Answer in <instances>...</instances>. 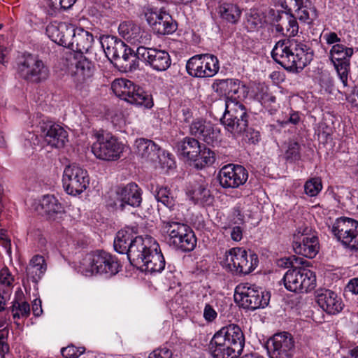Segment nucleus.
Returning a JSON list of instances; mask_svg holds the SVG:
<instances>
[{"label": "nucleus", "mask_w": 358, "mask_h": 358, "mask_svg": "<svg viewBox=\"0 0 358 358\" xmlns=\"http://www.w3.org/2000/svg\"><path fill=\"white\" fill-rule=\"evenodd\" d=\"M273 60L292 72L302 71L313 59L310 44L296 39L278 41L271 51Z\"/></svg>", "instance_id": "1"}, {"label": "nucleus", "mask_w": 358, "mask_h": 358, "mask_svg": "<svg viewBox=\"0 0 358 358\" xmlns=\"http://www.w3.org/2000/svg\"><path fill=\"white\" fill-rule=\"evenodd\" d=\"M245 336L236 324L222 327L212 338L209 350L213 358H236L242 352Z\"/></svg>", "instance_id": "2"}, {"label": "nucleus", "mask_w": 358, "mask_h": 358, "mask_svg": "<svg viewBox=\"0 0 358 358\" xmlns=\"http://www.w3.org/2000/svg\"><path fill=\"white\" fill-rule=\"evenodd\" d=\"M162 229L167 236L171 246L182 252H191L196 245V238L192 229L186 224L171 215L162 222Z\"/></svg>", "instance_id": "3"}, {"label": "nucleus", "mask_w": 358, "mask_h": 358, "mask_svg": "<svg viewBox=\"0 0 358 358\" xmlns=\"http://www.w3.org/2000/svg\"><path fill=\"white\" fill-rule=\"evenodd\" d=\"M176 147L178 155L187 161L193 162L197 169L211 166L215 161V152L194 137H185L177 143Z\"/></svg>", "instance_id": "4"}, {"label": "nucleus", "mask_w": 358, "mask_h": 358, "mask_svg": "<svg viewBox=\"0 0 358 358\" xmlns=\"http://www.w3.org/2000/svg\"><path fill=\"white\" fill-rule=\"evenodd\" d=\"M100 43L108 59L118 62L125 71H133L138 68L136 52L122 40L113 36H102Z\"/></svg>", "instance_id": "5"}, {"label": "nucleus", "mask_w": 358, "mask_h": 358, "mask_svg": "<svg viewBox=\"0 0 358 358\" xmlns=\"http://www.w3.org/2000/svg\"><path fill=\"white\" fill-rule=\"evenodd\" d=\"M221 122L234 136L243 134L248 126V115L246 108L240 100H226L225 112Z\"/></svg>", "instance_id": "6"}, {"label": "nucleus", "mask_w": 358, "mask_h": 358, "mask_svg": "<svg viewBox=\"0 0 358 358\" xmlns=\"http://www.w3.org/2000/svg\"><path fill=\"white\" fill-rule=\"evenodd\" d=\"M258 262L255 253L251 251L248 253L241 248H234L225 252L222 264L233 273L246 275L257 266Z\"/></svg>", "instance_id": "7"}, {"label": "nucleus", "mask_w": 358, "mask_h": 358, "mask_svg": "<svg viewBox=\"0 0 358 358\" xmlns=\"http://www.w3.org/2000/svg\"><path fill=\"white\" fill-rule=\"evenodd\" d=\"M20 76L31 83H39L48 79L50 71L48 66L38 56L24 54L17 64Z\"/></svg>", "instance_id": "8"}, {"label": "nucleus", "mask_w": 358, "mask_h": 358, "mask_svg": "<svg viewBox=\"0 0 358 358\" xmlns=\"http://www.w3.org/2000/svg\"><path fill=\"white\" fill-rule=\"evenodd\" d=\"M270 294L255 286L239 285L235 289L234 300L245 309L256 310L268 304Z\"/></svg>", "instance_id": "9"}, {"label": "nucleus", "mask_w": 358, "mask_h": 358, "mask_svg": "<svg viewBox=\"0 0 358 358\" xmlns=\"http://www.w3.org/2000/svg\"><path fill=\"white\" fill-rule=\"evenodd\" d=\"M285 288L293 292H308L315 288L316 278L308 268L294 267L288 270L283 277Z\"/></svg>", "instance_id": "10"}, {"label": "nucleus", "mask_w": 358, "mask_h": 358, "mask_svg": "<svg viewBox=\"0 0 358 358\" xmlns=\"http://www.w3.org/2000/svg\"><path fill=\"white\" fill-rule=\"evenodd\" d=\"M62 183L68 194L78 195L89 186L90 178L87 171L76 164H69L64 170Z\"/></svg>", "instance_id": "11"}, {"label": "nucleus", "mask_w": 358, "mask_h": 358, "mask_svg": "<svg viewBox=\"0 0 358 358\" xmlns=\"http://www.w3.org/2000/svg\"><path fill=\"white\" fill-rule=\"evenodd\" d=\"M354 54L352 48L343 44H334L329 52V59L336 71L343 87L348 85V76L350 72V58Z\"/></svg>", "instance_id": "12"}, {"label": "nucleus", "mask_w": 358, "mask_h": 358, "mask_svg": "<svg viewBox=\"0 0 358 358\" xmlns=\"http://www.w3.org/2000/svg\"><path fill=\"white\" fill-rule=\"evenodd\" d=\"M124 145L113 136H96V141L92 145L94 156L104 161H116L121 157Z\"/></svg>", "instance_id": "13"}, {"label": "nucleus", "mask_w": 358, "mask_h": 358, "mask_svg": "<svg viewBox=\"0 0 358 358\" xmlns=\"http://www.w3.org/2000/svg\"><path fill=\"white\" fill-rule=\"evenodd\" d=\"M219 69L217 58L210 54L194 55L186 64L188 74L197 78L212 77L218 72Z\"/></svg>", "instance_id": "14"}, {"label": "nucleus", "mask_w": 358, "mask_h": 358, "mask_svg": "<svg viewBox=\"0 0 358 358\" xmlns=\"http://www.w3.org/2000/svg\"><path fill=\"white\" fill-rule=\"evenodd\" d=\"M136 153L147 162L157 161L164 167L171 169L174 165V161L169 153L161 150L160 148L152 141L139 138L136 141Z\"/></svg>", "instance_id": "15"}, {"label": "nucleus", "mask_w": 358, "mask_h": 358, "mask_svg": "<svg viewBox=\"0 0 358 358\" xmlns=\"http://www.w3.org/2000/svg\"><path fill=\"white\" fill-rule=\"evenodd\" d=\"M89 266L92 274L105 275L106 277L115 275L120 269L117 257L103 250L96 251L90 255Z\"/></svg>", "instance_id": "16"}, {"label": "nucleus", "mask_w": 358, "mask_h": 358, "mask_svg": "<svg viewBox=\"0 0 358 358\" xmlns=\"http://www.w3.org/2000/svg\"><path fill=\"white\" fill-rule=\"evenodd\" d=\"M311 229L308 227H299L294 234L293 248L294 252L308 258H313L319 251L318 238L310 234Z\"/></svg>", "instance_id": "17"}, {"label": "nucleus", "mask_w": 358, "mask_h": 358, "mask_svg": "<svg viewBox=\"0 0 358 358\" xmlns=\"http://www.w3.org/2000/svg\"><path fill=\"white\" fill-rule=\"evenodd\" d=\"M136 55V59L143 61L157 71H166L171 64L169 54L165 50L157 48L141 45L137 48Z\"/></svg>", "instance_id": "18"}, {"label": "nucleus", "mask_w": 358, "mask_h": 358, "mask_svg": "<svg viewBox=\"0 0 358 358\" xmlns=\"http://www.w3.org/2000/svg\"><path fill=\"white\" fill-rule=\"evenodd\" d=\"M130 244L127 258L131 264L136 268L144 266L147 256L156 248H159V244L151 237L136 236L134 241Z\"/></svg>", "instance_id": "19"}, {"label": "nucleus", "mask_w": 358, "mask_h": 358, "mask_svg": "<svg viewBox=\"0 0 358 358\" xmlns=\"http://www.w3.org/2000/svg\"><path fill=\"white\" fill-rule=\"evenodd\" d=\"M267 350L270 358H292L294 338L288 332L275 334L267 341Z\"/></svg>", "instance_id": "20"}, {"label": "nucleus", "mask_w": 358, "mask_h": 358, "mask_svg": "<svg viewBox=\"0 0 358 358\" xmlns=\"http://www.w3.org/2000/svg\"><path fill=\"white\" fill-rule=\"evenodd\" d=\"M248 178V171L241 165L229 164L220 171L218 179L224 188H237L245 183Z\"/></svg>", "instance_id": "21"}, {"label": "nucleus", "mask_w": 358, "mask_h": 358, "mask_svg": "<svg viewBox=\"0 0 358 358\" xmlns=\"http://www.w3.org/2000/svg\"><path fill=\"white\" fill-rule=\"evenodd\" d=\"M189 133L208 145L215 146L220 142V130L210 121L196 120L189 125Z\"/></svg>", "instance_id": "22"}, {"label": "nucleus", "mask_w": 358, "mask_h": 358, "mask_svg": "<svg viewBox=\"0 0 358 358\" xmlns=\"http://www.w3.org/2000/svg\"><path fill=\"white\" fill-rule=\"evenodd\" d=\"M215 92L225 95L226 100L238 101L245 98L248 87L238 79L217 80L213 84Z\"/></svg>", "instance_id": "23"}, {"label": "nucleus", "mask_w": 358, "mask_h": 358, "mask_svg": "<svg viewBox=\"0 0 358 358\" xmlns=\"http://www.w3.org/2000/svg\"><path fill=\"white\" fill-rule=\"evenodd\" d=\"M145 17L149 25L157 34H171L177 29V24L171 15L162 10L155 11L151 10L145 14Z\"/></svg>", "instance_id": "24"}, {"label": "nucleus", "mask_w": 358, "mask_h": 358, "mask_svg": "<svg viewBox=\"0 0 358 358\" xmlns=\"http://www.w3.org/2000/svg\"><path fill=\"white\" fill-rule=\"evenodd\" d=\"M115 194V205L121 210L127 206L138 207L142 203V189L134 182L118 187Z\"/></svg>", "instance_id": "25"}, {"label": "nucleus", "mask_w": 358, "mask_h": 358, "mask_svg": "<svg viewBox=\"0 0 358 358\" xmlns=\"http://www.w3.org/2000/svg\"><path fill=\"white\" fill-rule=\"evenodd\" d=\"M118 31L125 41L138 47L150 44L151 34L142 29L138 25L130 22H122L118 27Z\"/></svg>", "instance_id": "26"}, {"label": "nucleus", "mask_w": 358, "mask_h": 358, "mask_svg": "<svg viewBox=\"0 0 358 358\" xmlns=\"http://www.w3.org/2000/svg\"><path fill=\"white\" fill-rule=\"evenodd\" d=\"M316 301L319 306L328 314L335 315L343 308L341 299L330 289H319L316 292Z\"/></svg>", "instance_id": "27"}, {"label": "nucleus", "mask_w": 358, "mask_h": 358, "mask_svg": "<svg viewBox=\"0 0 358 358\" xmlns=\"http://www.w3.org/2000/svg\"><path fill=\"white\" fill-rule=\"evenodd\" d=\"M275 31L284 36H294L299 31L296 17L287 12H278L273 20Z\"/></svg>", "instance_id": "28"}, {"label": "nucleus", "mask_w": 358, "mask_h": 358, "mask_svg": "<svg viewBox=\"0 0 358 358\" xmlns=\"http://www.w3.org/2000/svg\"><path fill=\"white\" fill-rule=\"evenodd\" d=\"M45 142L52 147L62 148L68 141L66 130L60 125L48 122L42 127Z\"/></svg>", "instance_id": "29"}, {"label": "nucleus", "mask_w": 358, "mask_h": 358, "mask_svg": "<svg viewBox=\"0 0 358 358\" xmlns=\"http://www.w3.org/2000/svg\"><path fill=\"white\" fill-rule=\"evenodd\" d=\"M94 65L85 57L80 56L76 63L73 71V81L78 89H81L82 85L91 80L94 73Z\"/></svg>", "instance_id": "30"}, {"label": "nucleus", "mask_w": 358, "mask_h": 358, "mask_svg": "<svg viewBox=\"0 0 358 358\" xmlns=\"http://www.w3.org/2000/svg\"><path fill=\"white\" fill-rule=\"evenodd\" d=\"M69 49L81 54L87 53L92 48L94 36L83 28H74Z\"/></svg>", "instance_id": "31"}, {"label": "nucleus", "mask_w": 358, "mask_h": 358, "mask_svg": "<svg viewBox=\"0 0 358 358\" xmlns=\"http://www.w3.org/2000/svg\"><path fill=\"white\" fill-rule=\"evenodd\" d=\"M35 209L50 220H55L57 215L64 213L63 205L54 195L50 194L43 196Z\"/></svg>", "instance_id": "32"}, {"label": "nucleus", "mask_w": 358, "mask_h": 358, "mask_svg": "<svg viewBox=\"0 0 358 358\" xmlns=\"http://www.w3.org/2000/svg\"><path fill=\"white\" fill-rule=\"evenodd\" d=\"M358 227V222L355 220L342 217L336 220L331 227V232L343 245L348 241L349 235L352 230Z\"/></svg>", "instance_id": "33"}, {"label": "nucleus", "mask_w": 358, "mask_h": 358, "mask_svg": "<svg viewBox=\"0 0 358 358\" xmlns=\"http://www.w3.org/2000/svg\"><path fill=\"white\" fill-rule=\"evenodd\" d=\"M137 231L136 228L127 227L120 230L114 240V248L116 252L127 255L130 250V243L134 241Z\"/></svg>", "instance_id": "34"}, {"label": "nucleus", "mask_w": 358, "mask_h": 358, "mask_svg": "<svg viewBox=\"0 0 358 358\" xmlns=\"http://www.w3.org/2000/svg\"><path fill=\"white\" fill-rule=\"evenodd\" d=\"M144 264L138 268L150 273L161 272L164 269L165 259L159 248H156L147 256Z\"/></svg>", "instance_id": "35"}, {"label": "nucleus", "mask_w": 358, "mask_h": 358, "mask_svg": "<svg viewBox=\"0 0 358 358\" xmlns=\"http://www.w3.org/2000/svg\"><path fill=\"white\" fill-rule=\"evenodd\" d=\"M47 270V264L43 256L34 255L26 268L27 275L34 282H37Z\"/></svg>", "instance_id": "36"}, {"label": "nucleus", "mask_w": 358, "mask_h": 358, "mask_svg": "<svg viewBox=\"0 0 358 358\" xmlns=\"http://www.w3.org/2000/svg\"><path fill=\"white\" fill-rule=\"evenodd\" d=\"M127 101L131 104L143 106L145 108H151L154 105L152 95L135 84Z\"/></svg>", "instance_id": "37"}, {"label": "nucleus", "mask_w": 358, "mask_h": 358, "mask_svg": "<svg viewBox=\"0 0 358 358\" xmlns=\"http://www.w3.org/2000/svg\"><path fill=\"white\" fill-rule=\"evenodd\" d=\"M189 199L194 204H205L210 201V191L203 184L196 183L187 192Z\"/></svg>", "instance_id": "38"}, {"label": "nucleus", "mask_w": 358, "mask_h": 358, "mask_svg": "<svg viewBox=\"0 0 358 358\" xmlns=\"http://www.w3.org/2000/svg\"><path fill=\"white\" fill-rule=\"evenodd\" d=\"M296 15L300 22L310 24L317 17V13L315 8L312 6L310 1H306L304 3H301L295 10Z\"/></svg>", "instance_id": "39"}, {"label": "nucleus", "mask_w": 358, "mask_h": 358, "mask_svg": "<svg viewBox=\"0 0 358 358\" xmlns=\"http://www.w3.org/2000/svg\"><path fill=\"white\" fill-rule=\"evenodd\" d=\"M150 191L154 194L156 199L164 206L171 209L175 206L174 196L167 187H159L158 185L150 184Z\"/></svg>", "instance_id": "40"}, {"label": "nucleus", "mask_w": 358, "mask_h": 358, "mask_svg": "<svg viewBox=\"0 0 358 358\" xmlns=\"http://www.w3.org/2000/svg\"><path fill=\"white\" fill-rule=\"evenodd\" d=\"M219 13L222 19L228 22L235 24L241 17V10L236 4L224 3L219 7Z\"/></svg>", "instance_id": "41"}, {"label": "nucleus", "mask_w": 358, "mask_h": 358, "mask_svg": "<svg viewBox=\"0 0 358 358\" xmlns=\"http://www.w3.org/2000/svg\"><path fill=\"white\" fill-rule=\"evenodd\" d=\"M134 85L133 82L124 78L116 79L112 83L111 89L117 96L127 101Z\"/></svg>", "instance_id": "42"}, {"label": "nucleus", "mask_w": 358, "mask_h": 358, "mask_svg": "<svg viewBox=\"0 0 358 358\" xmlns=\"http://www.w3.org/2000/svg\"><path fill=\"white\" fill-rule=\"evenodd\" d=\"M61 28H64L65 31H59L58 34L59 41H56L55 43L69 48L73 37L72 34H73L74 27L72 24L62 22Z\"/></svg>", "instance_id": "43"}, {"label": "nucleus", "mask_w": 358, "mask_h": 358, "mask_svg": "<svg viewBox=\"0 0 358 358\" xmlns=\"http://www.w3.org/2000/svg\"><path fill=\"white\" fill-rule=\"evenodd\" d=\"M10 308L14 319L27 318L30 314L29 304L25 301L20 302L17 300H15Z\"/></svg>", "instance_id": "44"}, {"label": "nucleus", "mask_w": 358, "mask_h": 358, "mask_svg": "<svg viewBox=\"0 0 358 358\" xmlns=\"http://www.w3.org/2000/svg\"><path fill=\"white\" fill-rule=\"evenodd\" d=\"M285 158L287 161L293 162L301 159V145L299 143L290 141L285 152Z\"/></svg>", "instance_id": "45"}, {"label": "nucleus", "mask_w": 358, "mask_h": 358, "mask_svg": "<svg viewBox=\"0 0 358 358\" xmlns=\"http://www.w3.org/2000/svg\"><path fill=\"white\" fill-rule=\"evenodd\" d=\"M322 185L321 180L318 178H313L305 183L304 190L307 195L315 196L322 190Z\"/></svg>", "instance_id": "46"}, {"label": "nucleus", "mask_w": 358, "mask_h": 358, "mask_svg": "<svg viewBox=\"0 0 358 358\" xmlns=\"http://www.w3.org/2000/svg\"><path fill=\"white\" fill-rule=\"evenodd\" d=\"M62 27V22H53L46 27L45 32L47 36L53 41H59L58 34L59 31H64Z\"/></svg>", "instance_id": "47"}, {"label": "nucleus", "mask_w": 358, "mask_h": 358, "mask_svg": "<svg viewBox=\"0 0 358 358\" xmlns=\"http://www.w3.org/2000/svg\"><path fill=\"white\" fill-rule=\"evenodd\" d=\"M85 351L84 348H77L73 345L63 348L61 350L62 356L65 358H78Z\"/></svg>", "instance_id": "48"}, {"label": "nucleus", "mask_w": 358, "mask_h": 358, "mask_svg": "<svg viewBox=\"0 0 358 358\" xmlns=\"http://www.w3.org/2000/svg\"><path fill=\"white\" fill-rule=\"evenodd\" d=\"M348 236V241H345L343 245L350 250H358V227L352 230Z\"/></svg>", "instance_id": "49"}, {"label": "nucleus", "mask_w": 358, "mask_h": 358, "mask_svg": "<svg viewBox=\"0 0 358 358\" xmlns=\"http://www.w3.org/2000/svg\"><path fill=\"white\" fill-rule=\"evenodd\" d=\"M256 97L262 103H273L275 101V97L268 92V87H261V91L256 94Z\"/></svg>", "instance_id": "50"}, {"label": "nucleus", "mask_w": 358, "mask_h": 358, "mask_svg": "<svg viewBox=\"0 0 358 358\" xmlns=\"http://www.w3.org/2000/svg\"><path fill=\"white\" fill-rule=\"evenodd\" d=\"M8 331H0V356L4 358L6 354L9 352V345L7 343Z\"/></svg>", "instance_id": "51"}, {"label": "nucleus", "mask_w": 358, "mask_h": 358, "mask_svg": "<svg viewBox=\"0 0 358 358\" xmlns=\"http://www.w3.org/2000/svg\"><path fill=\"white\" fill-rule=\"evenodd\" d=\"M14 279L9 269L4 266L0 271V283L6 287H10Z\"/></svg>", "instance_id": "52"}, {"label": "nucleus", "mask_w": 358, "mask_h": 358, "mask_svg": "<svg viewBox=\"0 0 358 358\" xmlns=\"http://www.w3.org/2000/svg\"><path fill=\"white\" fill-rule=\"evenodd\" d=\"M172 352L166 348H162L155 350L149 355L148 358H172Z\"/></svg>", "instance_id": "53"}, {"label": "nucleus", "mask_w": 358, "mask_h": 358, "mask_svg": "<svg viewBox=\"0 0 358 358\" xmlns=\"http://www.w3.org/2000/svg\"><path fill=\"white\" fill-rule=\"evenodd\" d=\"M77 0H50L51 3L55 8H60L64 10L71 8Z\"/></svg>", "instance_id": "54"}, {"label": "nucleus", "mask_w": 358, "mask_h": 358, "mask_svg": "<svg viewBox=\"0 0 358 358\" xmlns=\"http://www.w3.org/2000/svg\"><path fill=\"white\" fill-rule=\"evenodd\" d=\"M243 134H245V137L250 143L255 144L260 141V133L258 131L248 127Z\"/></svg>", "instance_id": "55"}, {"label": "nucleus", "mask_w": 358, "mask_h": 358, "mask_svg": "<svg viewBox=\"0 0 358 358\" xmlns=\"http://www.w3.org/2000/svg\"><path fill=\"white\" fill-rule=\"evenodd\" d=\"M217 312L213 307L209 304H206L203 310V317L206 320L212 322L217 317Z\"/></svg>", "instance_id": "56"}, {"label": "nucleus", "mask_w": 358, "mask_h": 358, "mask_svg": "<svg viewBox=\"0 0 358 358\" xmlns=\"http://www.w3.org/2000/svg\"><path fill=\"white\" fill-rule=\"evenodd\" d=\"M345 292H350L352 294H358V278L351 279L345 288Z\"/></svg>", "instance_id": "57"}, {"label": "nucleus", "mask_w": 358, "mask_h": 358, "mask_svg": "<svg viewBox=\"0 0 358 358\" xmlns=\"http://www.w3.org/2000/svg\"><path fill=\"white\" fill-rule=\"evenodd\" d=\"M324 38L325 39L327 44H334L341 41V38L335 32L326 33L324 35Z\"/></svg>", "instance_id": "58"}, {"label": "nucleus", "mask_w": 358, "mask_h": 358, "mask_svg": "<svg viewBox=\"0 0 358 358\" xmlns=\"http://www.w3.org/2000/svg\"><path fill=\"white\" fill-rule=\"evenodd\" d=\"M32 311H33V314L36 317H38L42 314L43 310H42V307H41V299H36L33 301Z\"/></svg>", "instance_id": "59"}, {"label": "nucleus", "mask_w": 358, "mask_h": 358, "mask_svg": "<svg viewBox=\"0 0 358 358\" xmlns=\"http://www.w3.org/2000/svg\"><path fill=\"white\" fill-rule=\"evenodd\" d=\"M231 237L232 240L235 241H241L243 237V231L241 228L238 226L233 227L231 231Z\"/></svg>", "instance_id": "60"}, {"label": "nucleus", "mask_w": 358, "mask_h": 358, "mask_svg": "<svg viewBox=\"0 0 358 358\" xmlns=\"http://www.w3.org/2000/svg\"><path fill=\"white\" fill-rule=\"evenodd\" d=\"M248 22L249 23L251 22L254 25V27H261V25H262L261 19L258 16L255 17L254 15H251L248 19Z\"/></svg>", "instance_id": "61"}, {"label": "nucleus", "mask_w": 358, "mask_h": 358, "mask_svg": "<svg viewBox=\"0 0 358 358\" xmlns=\"http://www.w3.org/2000/svg\"><path fill=\"white\" fill-rule=\"evenodd\" d=\"M300 120L299 115L298 113H293L290 115L287 121L285 123H292L293 124H296L299 123Z\"/></svg>", "instance_id": "62"}, {"label": "nucleus", "mask_w": 358, "mask_h": 358, "mask_svg": "<svg viewBox=\"0 0 358 358\" xmlns=\"http://www.w3.org/2000/svg\"><path fill=\"white\" fill-rule=\"evenodd\" d=\"M1 244L5 248L7 252L10 255L11 254V243L10 240L8 238H6L1 241Z\"/></svg>", "instance_id": "63"}, {"label": "nucleus", "mask_w": 358, "mask_h": 358, "mask_svg": "<svg viewBox=\"0 0 358 358\" xmlns=\"http://www.w3.org/2000/svg\"><path fill=\"white\" fill-rule=\"evenodd\" d=\"M349 358H358V346L350 350Z\"/></svg>", "instance_id": "64"}]
</instances>
